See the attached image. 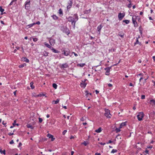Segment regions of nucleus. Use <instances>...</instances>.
I'll return each mask as SVG.
<instances>
[{
  "mask_svg": "<svg viewBox=\"0 0 155 155\" xmlns=\"http://www.w3.org/2000/svg\"><path fill=\"white\" fill-rule=\"evenodd\" d=\"M0 152L1 153H3L5 155V150H0Z\"/></svg>",
  "mask_w": 155,
  "mask_h": 155,
  "instance_id": "ea45409f",
  "label": "nucleus"
},
{
  "mask_svg": "<svg viewBox=\"0 0 155 155\" xmlns=\"http://www.w3.org/2000/svg\"><path fill=\"white\" fill-rule=\"evenodd\" d=\"M123 22H124L126 23V24H128L129 23V20H124L123 21Z\"/></svg>",
  "mask_w": 155,
  "mask_h": 155,
  "instance_id": "72a5a7b5",
  "label": "nucleus"
},
{
  "mask_svg": "<svg viewBox=\"0 0 155 155\" xmlns=\"http://www.w3.org/2000/svg\"><path fill=\"white\" fill-rule=\"evenodd\" d=\"M117 150L113 149L111 151V153H114L117 152Z\"/></svg>",
  "mask_w": 155,
  "mask_h": 155,
  "instance_id": "4c0bfd02",
  "label": "nucleus"
},
{
  "mask_svg": "<svg viewBox=\"0 0 155 155\" xmlns=\"http://www.w3.org/2000/svg\"><path fill=\"white\" fill-rule=\"evenodd\" d=\"M72 54H74V55L75 56H78V55L77 54L75 53V52H72Z\"/></svg>",
  "mask_w": 155,
  "mask_h": 155,
  "instance_id": "603ef678",
  "label": "nucleus"
},
{
  "mask_svg": "<svg viewBox=\"0 0 155 155\" xmlns=\"http://www.w3.org/2000/svg\"><path fill=\"white\" fill-rule=\"evenodd\" d=\"M111 68V66L110 67H107L104 68V70H106V72H105V74L107 75H109V72L110 71V70Z\"/></svg>",
  "mask_w": 155,
  "mask_h": 155,
  "instance_id": "39448f33",
  "label": "nucleus"
},
{
  "mask_svg": "<svg viewBox=\"0 0 155 155\" xmlns=\"http://www.w3.org/2000/svg\"><path fill=\"white\" fill-rule=\"evenodd\" d=\"M43 54L44 56L47 57L48 56V53L45 51L43 52Z\"/></svg>",
  "mask_w": 155,
  "mask_h": 155,
  "instance_id": "c756f323",
  "label": "nucleus"
},
{
  "mask_svg": "<svg viewBox=\"0 0 155 155\" xmlns=\"http://www.w3.org/2000/svg\"><path fill=\"white\" fill-rule=\"evenodd\" d=\"M26 65V64H25V63H24L23 64H21V65H20L19 66V68H23V67L25 66Z\"/></svg>",
  "mask_w": 155,
  "mask_h": 155,
  "instance_id": "c9c22d12",
  "label": "nucleus"
},
{
  "mask_svg": "<svg viewBox=\"0 0 155 155\" xmlns=\"http://www.w3.org/2000/svg\"><path fill=\"white\" fill-rule=\"evenodd\" d=\"M101 131V127H99L98 129L96 130H95V132L99 133Z\"/></svg>",
  "mask_w": 155,
  "mask_h": 155,
  "instance_id": "cd10ccee",
  "label": "nucleus"
},
{
  "mask_svg": "<svg viewBox=\"0 0 155 155\" xmlns=\"http://www.w3.org/2000/svg\"><path fill=\"white\" fill-rule=\"evenodd\" d=\"M17 1V0H12V1L9 4V5H12L13 4H15Z\"/></svg>",
  "mask_w": 155,
  "mask_h": 155,
  "instance_id": "412c9836",
  "label": "nucleus"
},
{
  "mask_svg": "<svg viewBox=\"0 0 155 155\" xmlns=\"http://www.w3.org/2000/svg\"><path fill=\"white\" fill-rule=\"evenodd\" d=\"M59 13L60 14H61V15H62L63 14V12H62V9H60L59 10Z\"/></svg>",
  "mask_w": 155,
  "mask_h": 155,
  "instance_id": "e433bc0d",
  "label": "nucleus"
},
{
  "mask_svg": "<svg viewBox=\"0 0 155 155\" xmlns=\"http://www.w3.org/2000/svg\"><path fill=\"white\" fill-rule=\"evenodd\" d=\"M16 120H15L14 121L13 123V126H15V125H17V126H18L19 124H16Z\"/></svg>",
  "mask_w": 155,
  "mask_h": 155,
  "instance_id": "7c9ffc66",
  "label": "nucleus"
},
{
  "mask_svg": "<svg viewBox=\"0 0 155 155\" xmlns=\"http://www.w3.org/2000/svg\"><path fill=\"white\" fill-rule=\"evenodd\" d=\"M14 143V142L13 141V140H12L10 142H9V143L10 144H12L13 143Z\"/></svg>",
  "mask_w": 155,
  "mask_h": 155,
  "instance_id": "8fccbe9b",
  "label": "nucleus"
},
{
  "mask_svg": "<svg viewBox=\"0 0 155 155\" xmlns=\"http://www.w3.org/2000/svg\"><path fill=\"white\" fill-rule=\"evenodd\" d=\"M116 138L118 139L119 138L121 139V137H120V135H118L117 136Z\"/></svg>",
  "mask_w": 155,
  "mask_h": 155,
  "instance_id": "5fc2aeb1",
  "label": "nucleus"
},
{
  "mask_svg": "<svg viewBox=\"0 0 155 155\" xmlns=\"http://www.w3.org/2000/svg\"><path fill=\"white\" fill-rule=\"evenodd\" d=\"M51 50L54 53H59V51L56 50L54 48H52L51 49Z\"/></svg>",
  "mask_w": 155,
  "mask_h": 155,
  "instance_id": "6ab92c4d",
  "label": "nucleus"
},
{
  "mask_svg": "<svg viewBox=\"0 0 155 155\" xmlns=\"http://www.w3.org/2000/svg\"><path fill=\"white\" fill-rule=\"evenodd\" d=\"M30 87L32 89H33L35 88V86L33 85V82H31L30 83Z\"/></svg>",
  "mask_w": 155,
  "mask_h": 155,
  "instance_id": "bb28decb",
  "label": "nucleus"
},
{
  "mask_svg": "<svg viewBox=\"0 0 155 155\" xmlns=\"http://www.w3.org/2000/svg\"><path fill=\"white\" fill-rule=\"evenodd\" d=\"M68 21L71 22L72 25L74 27V28L76 21L75 20L74 18L73 17L70 16L68 18Z\"/></svg>",
  "mask_w": 155,
  "mask_h": 155,
  "instance_id": "f257e3e1",
  "label": "nucleus"
},
{
  "mask_svg": "<svg viewBox=\"0 0 155 155\" xmlns=\"http://www.w3.org/2000/svg\"><path fill=\"white\" fill-rule=\"evenodd\" d=\"M112 142V141L111 140H109L108 141V142L107 143H111Z\"/></svg>",
  "mask_w": 155,
  "mask_h": 155,
  "instance_id": "774afa93",
  "label": "nucleus"
},
{
  "mask_svg": "<svg viewBox=\"0 0 155 155\" xmlns=\"http://www.w3.org/2000/svg\"><path fill=\"white\" fill-rule=\"evenodd\" d=\"M95 92L96 94H97L99 93V91L97 90L95 91Z\"/></svg>",
  "mask_w": 155,
  "mask_h": 155,
  "instance_id": "052dcab7",
  "label": "nucleus"
},
{
  "mask_svg": "<svg viewBox=\"0 0 155 155\" xmlns=\"http://www.w3.org/2000/svg\"><path fill=\"white\" fill-rule=\"evenodd\" d=\"M102 27L101 25H100L97 27V29L98 31L99 32V34H100V31Z\"/></svg>",
  "mask_w": 155,
  "mask_h": 155,
  "instance_id": "f8f14e48",
  "label": "nucleus"
},
{
  "mask_svg": "<svg viewBox=\"0 0 155 155\" xmlns=\"http://www.w3.org/2000/svg\"><path fill=\"white\" fill-rule=\"evenodd\" d=\"M22 60L27 63H28L29 62V60L26 57L22 58Z\"/></svg>",
  "mask_w": 155,
  "mask_h": 155,
  "instance_id": "2eb2a0df",
  "label": "nucleus"
},
{
  "mask_svg": "<svg viewBox=\"0 0 155 155\" xmlns=\"http://www.w3.org/2000/svg\"><path fill=\"white\" fill-rule=\"evenodd\" d=\"M27 127L28 128H30L31 130L33 129L34 128V127L30 124H27Z\"/></svg>",
  "mask_w": 155,
  "mask_h": 155,
  "instance_id": "393cba45",
  "label": "nucleus"
},
{
  "mask_svg": "<svg viewBox=\"0 0 155 155\" xmlns=\"http://www.w3.org/2000/svg\"><path fill=\"white\" fill-rule=\"evenodd\" d=\"M52 86L55 89L57 88V85L55 83H53L52 84Z\"/></svg>",
  "mask_w": 155,
  "mask_h": 155,
  "instance_id": "473e14b6",
  "label": "nucleus"
},
{
  "mask_svg": "<svg viewBox=\"0 0 155 155\" xmlns=\"http://www.w3.org/2000/svg\"><path fill=\"white\" fill-rule=\"evenodd\" d=\"M45 45L48 48H50V49H51L52 48V47H51L49 44H47V43H45Z\"/></svg>",
  "mask_w": 155,
  "mask_h": 155,
  "instance_id": "4be33fe9",
  "label": "nucleus"
},
{
  "mask_svg": "<svg viewBox=\"0 0 155 155\" xmlns=\"http://www.w3.org/2000/svg\"><path fill=\"white\" fill-rule=\"evenodd\" d=\"M49 42L51 45H53L55 43L54 40L53 39H50L49 40Z\"/></svg>",
  "mask_w": 155,
  "mask_h": 155,
  "instance_id": "1a4fd4ad",
  "label": "nucleus"
},
{
  "mask_svg": "<svg viewBox=\"0 0 155 155\" xmlns=\"http://www.w3.org/2000/svg\"><path fill=\"white\" fill-rule=\"evenodd\" d=\"M68 5L67 6V9H69L70 8L71 6H72V1L70 0L68 2Z\"/></svg>",
  "mask_w": 155,
  "mask_h": 155,
  "instance_id": "0eeeda50",
  "label": "nucleus"
},
{
  "mask_svg": "<svg viewBox=\"0 0 155 155\" xmlns=\"http://www.w3.org/2000/svg\"><path fill=\"white\" fill-rule=\"evenodd\" d=\"M8 134L9 136H11V135H13L14 133H9Z\"/></svg>",
  "mask_w": 155,
  "mask_h": 155,
  "instance_id": "864d4df0",
  "label": "nucleus"
},
{
  "mask_svg": "<svg viewBox=\"0 0 155 155\" xmlns=\"http://www.w3.org/2000/svg\"><path fill=\"white\" fill-rule=\"evenodd\" d=\"M149 103L150 104H152V103L154 105H155V101H154V99H152L150 100Z\"/></svg>",
  "mask_w": 155,
  "mask_h": 155,
  "instance_id": "5701e85b",
  "label": "nucleus"
},
{
  "mask_svg": "<svg viewBox=\"0 0 155 155\" xmlns=\"http://www.w3.org/2000/svg\"><path fill=\"white\" fill-rule=\"evenodd\" d=\"M139 43V42L138 40V38H137V40H136V41L135 43L134 44H135V45L136 44H138V43Z\"/></svg>",
  "mask_w": 155,
  "mask_h": 155,
  "instance_id": "79ce46f5",
  "label": "nucleus"
},
{
  "mask_svg": "<svg viewBox=\"0 0 155 155\" xmlns=\"http://www.w3.org/2000/svg\"><path fill=\"white\" fill-rule=\"evenodd\" d=\"M74 138V136H71V137H70V139H72Z\"/></svg>",
  "mask_w": 155,
  "mask_h": 155,
  "instance_id": "e2e57ef3",
  "label": "nucleus"
},
{
  "mask_svg": "<svg viewBox=\"0 0 155 155\" xmlns=\"http://www.w3.org/2000/svg\"><path fill=\"white\" fill-rule=\"evenodd\" d=\"M62 107L63 108L65 109H67V107L66 106H62Z\"/></svg>",
  "mask_w": 155,
  "mask_h": 155,
  "instance_id": "69168bd1",
  "label": "nucleus"
},
{
  "mask_svg": "<svg viewBox=\"0 0 155 155\" xmlns=\"http://www.w3.org/2000/svg\"><path fill=\"white\" fill-rule=\"evenodd\" d=\"M52 17L54 20H57L58 19V17L56 16L55 15H53L52 16Z\"/></svg>",
  "mask_w": 155,
  "mask_h": 155,
  "instance_id": "a878e982",
  "label": "nucleus"
},
{
  "mask_svg": "<svg viewBox=\"0 0 155 155\" xmlns=\"http://www.w3.org/2000/svg\"><path fill=\"white\" fill-rule=\"evenodd\" d=\"M86 85V84L85 82L81 83V86L82 87L84 88Z\"/></svg>",
  "mask_w": 155,
  "mask_h": 155,
  "instance_id": "f3484780",
  "label": "nucleus"
},
{
  "mask_svg": "<svg viewBox=\"0 0 155 155\" xmlns=\"http://www.w3.org/2000/svg\"><path fill=\"white\" fill-rule=\"evenodd\" d=\"M153 60L154 61H155V56H153Z\"/></svg>",
  "mask_w": 155,
  "mask_h": 155,
  "instance_id": "0e129e2a",
  "label": "nucleus"
},
{
  "mask_svg": "<svg viewBox=\"0 0 155 155\" xmlns=\"http://www.w3.org/2000/svg\"><path fill=\"white\" fill-rule=\"evenodd\" d=\"M95 155H101V154L100 153H95Z\"/></svg>",
  "mask_w": 155,
  "mask_h": 155,
  "instance_id": "bf43d9fd",
  "label": "nucleus"
},
{
  "mask_svg": "<svg viewBox=\"0 0 155 155\" xmlns=\"http://www.w3.org/2000/svg\"><path fill=\"white\" fill-rule=\"evenodd\" d=\"M129 85L130 86H133L134 87V85L132 84L131 83H130V84H129Z\"/></svg>",
  "mask_w": 155,
  "mask_h": 155,
  "instance_id": "680f3d73",
  "label": "nucleus"
},
{
  "mask_svg": "<svg viewBox=\"0 0 155 155\" xmlns=\"http://www.w3.org/2000/svg\"><path fill=\"white\" fill-rule=\"evenodd\" d=\"M35 23H32L29 25H28V26H29V28H30L32 27L33 25H35Z\"/></svg>",
  "mask_w": 155,
  "mask_h": 155,
  "instance_id": "58836bf2",
  "label": "nucleus"
},
{
  "mask_svg": "<svg viewBox=\"0 0 155 155\" xmlns=\"http://www.w3.org/2000/svg\"><path fill=\"white\" fill-rule=\"evenodd\" d=\"M145 96L144 95H141V98L142 99H144L145 98Z\"/></svg>",
  "mask_w": 155,
  "mask_h": 155,
  "instance_id": "49530a36",
  "label": "nucleus"
},
{
  "mask_svg": "<svg viewBox=\"0 0 155 155\" xmlns=\"http://www.w3.org/2000/svg\"><path fill=\"white\" fill-rule=\"evenodd\" d=\"M125 15V14L124 13H120L118 15V17L120 20H121L123 18H124Z\"/></svg>",
  "mask_w": 155,
  "mask_h": 155,
  "instance_id": "423d86ee",
  "label": "nucleus"
},
{
  "mask_svg": "<svg viewBox=\"0 0 155 155\" xmlns=\"http://www.w3.org/2000/svg\"><path fill=\"white\" fill-rule=\"evenodd\" d=\"M68 66V64L66 63L62 64L61 65V68H67Z\"/></svg>",
  "mask_w": 155,
  "mask_h": 155,
  "instance_id": "9b49d317",
  "label": "nucleus"
},
{
  "mask_svg": "<svg viewBox=\"0 0 155 155\" xmlns=\"http://www.w3.org/2000/svg\"><path fill=\"white\" fill-rule=\"evenodd\" d=\"M99 143L101 145H104L105 144V143H103L102 142Z\"/></svg>",
  "mask_w": 155,
  "mask_h": 155,
  "instance_id": "13d9d810",
  "label": "nucleus"
},
{
  "mask_svg": "<svg viewBox=\"0 0 155 155\" xmlns=\"http://www.w3.org/2000/svg\"><path fill=\"white\" fill-rule=\"evenodd\" d=\"M37 40H38V39L36 38H33V41L35 42H36V41H37Z\"/></svg>",
  "mask_w": 155,
  "mask_h": 155,
  "instance_id": "09e8293b",
  "label": "nucleus"
},
{
  "mask_svg": "<svg viewBox=\"0 0 155 155\" xmlns=\"http://www.w3.org/2000/svg\"><path fill=\"white\" fill-rule=\"evenodd\" d=\"M85 63H82V64H77V66L79 67H83L85 65Z\"/></svg>",
  "mask_w": 155,
  "mask_h": 155,
  "instance_id": "b1692460",
  "label": "nucleus"
},
{
  "mask_svg": "<svg viewBox=\"0 0 155 155\" xmlns=\"http://www.w3.org/2000/svg\"><path fill=\"white\" fill-rule=\"evenodd\" d=\"M73 18H74V19H75V20L76 21L78 20V17L77 14H75L74 15Z\"/></svg>",
  "mask_w": 155,
  "mask_h": 155,
  "instance_id": "a211bd4d",
  "label": "nucleus"
},
{
  "mask_svg": "<svg viewBox=\"0 0 155 155\" xmlns=\"http://www.w3.org/2000/svg\"><path fill=\"white\" fill-rule=\"evenodd\" d=\"M35 24H37V25H40V22L39 21H38L37 22H36V23H35Z\"/></svg>",
  "mask_w": 155,
  "mask_h": 155,
  "instance_id": "3c124183",
  "label": "nucleus"
},
{
  "mask_svg": "<svg viewBox=\"0 0 155 155\" xmlns=\"http://www.w3.org/2000/svg\"><path fill=\"white\" fill-rule=\"evenodd\" d=\"M126 122L122 123L120 124V128H121L123 127L126 126Z\"/></svg>",
  "mask_w": 155,
  "mask_h": 155,
  "instance_id": "dca6fc26",
  "label": "nucleus"
},
{
  "mask_svg": "<svg viewBox=\"0 0 155 155\" xmlns=\"http://www.w3.org/2000/svg\"><path fill=\"white\" fill-rule=\"evenodd\" d=\"M108 86L109 87H112V84H110V83L108 84Z\"/></svg>",
  "mask_w": 155,
  "mask_h": 155,
  "instance_id": "6e6d98bb",
  "label": "nucleus"
},
{
  "mask_svg": "<svg viewBox=\"0 0 155 155\" xmlns=\"http://www.w3.org/2000/svg\"><path fill=\"white\" fill-rule=\"evenodd\" d=\"M87 124V123L86 122H84V123H83V125H85Z\"/></svg>",
  "mask_w": 155,
  "mask_h": 155,
  "instance_id": "338daca9",
  "label": "nucleus"
},
{
  "mask_svg": "<svg viewBox=\"0 0 155 155\" xmlns=\"http://www.w3.org/2000/svg\"><path fill=\"white\" fill-rule=\"evenodd\" d=\"M131 7V2L129 4H128L127 5V7L129 8H130Z\"/></svg>",
  "mask_w": 155,
  "mask_h": 155,
  "instance_id": "37998d69",
  "label": "nucleus"
},
{
  "mask_svg": "<svg viewBox=\"0 0 155 155\" xmlns=\"http://www.w3.org/2000/svg\"><path fill=\"white\" fill-rule=\"evenodd\" d=\"M30 1L28 2H25V8H26V7H29L30 6Z\"/></svg>",
  "mask_w": 155,
  "mask_h": 155,
  "instance_id": "4468645a",
  "label": "nucleus"
},
{
  "mask_svg": "<svg viewBox=\"0 0 155 155\" xmlns=\"http://www.w3.org/2000/svg\"><path fill=\"white\" fill-rule=\"evenodd\" d=\"M144 116V114L143 112H140L139 114L137 116V117L139 121L141 120Z\"/></svg>",
  "mask_w": 155,
  "mask_h": 155,
  "instance_id": "20e7f679",
  "label": "nucleus"
},
{
  "mask_svg": "<svg viewBox=\"0 0 155 155\" xmlns=\"http://www.w3.org/2000/svg\"><path fill=\"white\" fill-rule=\"evenodd\" d=\"M105 116L108 118H110L111 116V115L110 113V111L108 109H105Z\"/></svg>",
  "mask_w": 155,
  "mask_h": 155,
  "instance_id": "7ed1b4c3",
  "label": "nucleus"
},
{
  "mask_svg": "<svg viewBox=\"0 0 155 155\" xmlns=\"http://www.w3.org/2000/svg\"><path fill=\"white\" fill-rule=\"evenodd\" d=\"M89 143L88 142L85 141H84V142L81 143V144H84L85 146H86Z\"/></svg>",
  "mask_w": 155,
  "mask_h": 155,
  "instance_id": "c85d7f7f",
  "label": "nucleus"
},
{
  "mask_svg": "<svg viewBox=\"0 0 155 155\" xmlns=\"http://www.w3.org/2000/svg\"><path fill=\"white\" fill-rule=\"evenodd\" d=\"M59 101V100L58 99H57L56 101H53V102H54V104H57L58 103Z\"/></svg>",
  "mask_w": 155,
  "mask_h": 155,
  "instance_id": "2f4dec72",
  "label": "nucleus"
},
{
  "mask_svg": "<svg viewBox=\"0 0 155 155\" xmlns=\"http://www.w3.org/2000/svg\"><path fill=\"white\" fill-rule=\"evenodd\" d=\"M47 136L49 138H51V140L53 141L54 140L55 138H54L53 136L50 134H48L47 135Z\"/></svg>",
  "mask_w": 155,
  "mask_h": 155,
  "instance_id": "6e6552de",
  "label": "nucleus"
},
{
  "mask_svg": "<svg viewBox=\"0 0 155 155\" xmlns=\"http://www.w3.org/2000/svg\"><path fill=\"white\" fill-rule=\"evenodd\" d=\"M132 20L133 23V24L134 25V26L135 27L137 26V22L136 21V20L135 19H134L133 17H132Z\"/></svg>",
  "mask_w": 155,
  "mask_h": 155,
  "instance_id": "9d476101",
  "label": "nucleus"
},
{
  "mask_svg": "<svg viewBox=\"0 0 155 155\" xmlns=\"http://www.w3.org/2000/svg\"><path fill=\"white\" fill-rule=\"evenodd\" d=\"M61 51L63 53L62 54H64V55L67 56L70 53V50L68 48H64L61 49Z\"/></svg>",
  "mask_w": 155,
  "mask_h": 155,
  "instance_id": "f03ea898",
  "label": "nucleus"
},
{
  "mask_svg": "<svg viewBox=\"0 0 155 155\" xmlns=\"http://www.w3.org/2000/svg\"><path fill=\"white\" fill-rule=\"evenodd\" d=\"M0 11L1 12V14L2 15L4 14L3 12L4 11V9L2 8V7L1 6L0 7ZM4 13H5V12Z\"/></svg>",
  "mask_w": 155,
  "mask_h": 155,
  "instance_id": "aec40b11",
  "label": "nucleus"
},
{
  "mask_svg": "<svg viewBox=\"0 0 155 155\" xmlns=\"http://www.w3.org/2000/svg\"><path fill=\"white\" fill-rule=\"evenodd\" d=\"M115 130L116 132L117 133L120 132V128H117L115 129Z\"/></svg>",
  "mask_w": 155,
  "mask_h": 155,
  "instance_id": "a19ab883",
  "label": "nucleus"
},
{
  "mask_svg": "<svg viewBox=\"0 0 155 155\" xmlns=\"http://www.w3.org/2000/svg\"><path fill=\"white\" fill-rule=\"evenodd\" d=\"M2 124L4 125H5L6 124V122L5 123V121H3V122H2Z\"/></svg>",
  "mask_w": 155,
  "mask_h": 155,
  "instance_id": "4d7b16f0",
  "label": "nucleus"
},
{
  "mask_svg": "<svg viewBox=\"0 0 155 155\" xmlns=\"http://www.w3.org/2000/svg\"><path fill=\"white\" fill-rule=\"evenodd\" d=\"M91 11V9H90L88 10H86L83 12L84 14H89Z\"/></svg>",
  "mask_w": 155,
  "mask_h": 155,
  "instance_id": "ddd939ff",
  "label": "nucleus"
},
{
  "mask_svg": "<svg viewBox=\"0 0 155 155\" xmlns=\"http://www.w3.org/2000/svg\"><path fill=\"white\" fill-rule=\"evenodd\" d=\"M118 35L121 37L122 38H123L124 36V34H123V33H119L118 34Z\"/></svg>",
  "mask_w": 155,
  "mask_h": 155,
  "instance_id": "f704fd0d",
  "label": "nucleus"
},
{
  "mask_svg": "<svg viewBox=\"0 0 155 155\" xmlns=\"http://www.w3.org/2000/svg\"><path fill=\"white\" fill-rule=\"evenodd\" d=\"M86 117H85V118H84V117H82L81 118L80 120L82 121H84L85 119H86Z\"/></svg>",
  "mask_w": 155,
  "mask_h": 155,
  "instance_id": "c03bdc74",
  "label": "nucleus"
},
{
  "mask_svg": "<svg viewBox=\"0 0 155 155\" xmlns=\"http://www.w3.org/2000/svg\"><path fill=\"white\" fill-rule=\"evenodd\" d=\"M42 121V119L41 118H39V122L41 123Z\"/></svg>",
  "mask_w": 155,
  "mask_h": 155,
  "instance_id": "a18cd8bd",
  "label": "nucleus"
},
{
  "mask_svg": "<svg viewBox=\"0 0 155 155\" xmlns=\"http://www.w3.org/2000/svg\"><path fill=\"white\" fill-rule=\"evenodd\" d=\"M67 132V130H64L62 133L63 135H64L65 134V133Z\"/></svg>",
  "mask_w": 155,
  "mask_h": 155,
  "instance_id": "de8ad7c7",
  "label": "nucleus"
}]
</instances>
